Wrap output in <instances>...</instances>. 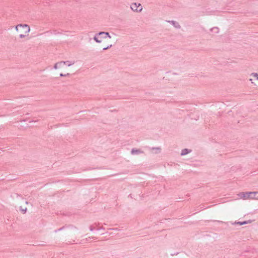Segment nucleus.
<instances>
[{
  "instance_id": "nucleus-1",
  "label": "nucleus",
  "mask_w": 258,
  "mask_h": 258,
  "mask_svg": "<svg viewBox=\"0 0 258 258\" xmlns=\"http://www.w3.org/2000/svg\"><path fill=\"white\" fill-rule=\"evenodd\" d=\"M94 39L96 42L99 43L104 50L108 49L112 46L111 36L109 35L108 33L100 32L94 36Z\"/></svg>"
},
{
  "instance_id": "nucleus-2",
  "label": "nucleus",
  "mask_w": 258,
  "mask_h": 258,
  "mask_svg": "<svg viewBox=\"0 0 258 258\" xmlns=\"http://www.w3.org/2000/svg\"><path fill=\"white\" fill-rule=\"evenodd\" d=\"M71 66L69 61H60L55 64L54 69L61 77H66L70 72Z\"/></svg>"
},
{
  "instance_id": "nucleus-3",
  "label": "nucleus",
  "mask_w": 258,
  "mask_h": 258,
  "mask_svg": "<svg viewBox=\"0 0 258 258\" xmlns=\"http://www.w3.org/2000/svg\"><path fill=\"white\" fill-rule=\"evenodd\" d=\"M15 30L20 39H29L31 29L28 25L26 24H18L15 27Z\"/></svg>"
},
{
  "instance_id": "nucleus-4",
  "label": "nucleus",
  "mask_w": 258,
  "mask_h": 258,
  "mask_svg": "<svg viewBox=\"0 0 258 258\" xmlns=\"http://www.w3.org/2000/svg\"><path fill=\"white\" fill-rule=\"evenodd\" d=\"M258 192H241L239 194V196L243 200H253L256 199V196Z\"/></svg>"
},
{
  "instance_id": "nucleus-5",
  "label": "nucleus",
  "mask_w": 258,
  "mask_h": 258,
  "mask_svg": "<svg viewBox=\"0 0 258 258\" xmlns=\"http://www.w3.org/2000/svg\"><path fill=\"white\" fill-rule=\"evenodd\" d=\"M131 9L137 13L141 12L143 10L142 6L141 4L138 3H132L131 5Z\"/></svg>"
},
{
  "instance_id": "nucleus-6",
  "label": "nucleus",
  "mask_w": 258,
  "mask_h": 258,
  "mask_svg": "<svg viewBox=\"0 0 258 258\" xmlns=\"http://www.w3.org/2000/svg\"><path fill=\"white\" fill-rule=\"evenodd\" d=\"M249 81L251 84L256 85L258 84V73H252L250 75Z\"/></svg>"
},
{
  "instance_id": "nucleus-7",
  "label": "nucleus",
  "mask_w": 258,
  "mask_h": 258,
  "mask_svg": "<svg viewBox=\"0 0 258 258\" xmlns=\"http://www.w3.org/2000/svg\"><path fill=\"white\" fill-rule=\"evenodd\" d=\"M188 153V151L187 149H184L181 152V155H186V154H187Z\"/></svg>"
},
{
  "instance_id": "nucleus-8",
  "label": "nucleus",
  "mask_w": 258,
  "mask_h": 258,
  "mask_svg": "<svg viewBox=\"0 0 258 258\" xmlns=\"http://www.w3.org/2000/svg\"><path fill=\"white\" fill-rule=\"evenodd\" d=\"M238 223L240 225H243V224L247 223V222L245 221L242 223L238 222Z\"/></svg>"
}]
</instances>
